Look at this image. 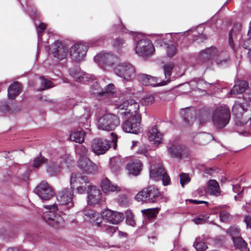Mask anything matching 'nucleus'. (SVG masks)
<instances>
[{"instance_id": "nucleus-1", "label": "nucleus", "mask_w": 251, "mask_h": 251, "mask_svg": "<svg viewBox=\"0 0 251 251\" xmlns=\"http://www.w3.org/2000/svg\"><path fill=\"white\" fill-rule=\"evenodd\" d=\"M245 102L235 101L232 107L234 121L237 125H244L250 121L251 124V110H248L247 106V101L251 100V94H245L243 95Z\"/></svg>"}, {"instance_id": "nucleus-2", "label": "nucleus", "mask_w": 251, "mask_h": 251, "mask_svg": "<svg viewBox=\"0 0 251 251\" xmlns=\"http://www.w3.org/2000/svg\"><path fill=\"white\" fill-rule=\"evenodd\" d=\"M230 112L228 107L220 106L213 110L211 119L214 126L218 129H222L229 122Z\"/></svg>"}, {"instance_id": "nucleus-3", "label": "nucleus", "mask_w": 251, "mask_h": 251, "mask_svg": "<svg viewBox=\"0 0 251 251\" xmlns=\"http://www.w3.org/2000/svg\"><path fill=\"white\" fill-rule=\"evenodd\" d=\"M70 183L71 188L73 190L75 188L77 193L79 194L88 192L94 186L87 176L75 173L71 175Z\"/></svg>"}, {"instance_id": "nucleus-4", "label": "nucleus", "mask_w": 251, "mask_h": 251, "mask_svg": "<svg viewBox=\"0 0 251 251\" xmlns=\"http://www.w3.org/2000/svg\"><path fill=\"white\" fill-rule=\"evenodd\" d=\"M45 207L48 211L45 212L43 214L44 220L50 226L55 228H62L64 226V221L62 217L59 214L55 213L54 211L57 210L56 204L45 205Z\"/></svg>"}, {"instance_id": "nucleus-5", "label": "nucleus", "mask_w": 251, "mask_h": 251, "mask_svg": "<svg viewBox=\"0 0 251 251\" xmlns=\"http://www.w3.org/2000/svg\"><path fill=\"white\" fill-rule=\"evenodd\" d=\"M160 192L154 186H149L143 189L135 196V198L138 201L145 202H155L159 198Z\"/></svg>"}, {"instance_id": "nucleus-6", "label": "nucleus", "mask_w": 251, "mask_h": 251, "mask_svg": "<svg viewBox=\"0 0 251 251\" xmlns=\"http://www.w3.org/2000/svg\"><path fill=\"white\" fill-rule=\"evenodd\" d=\"M120 124L119 119L114 114H105L98 120V127L99 129L112 131Z\"/></svg>"}, {"instance_id": "nucleus-7", "label": "nucleus", "mask_w": 251, "mask_h": 251, "mask_svg": "<svg viewBox=\"0 0 251 251\" xmlns=\"http://www.w3.org/2000/svg\"><path fill=\"white\" fill-rule=\"evenodd\" d=\"M114 71L117 75L127 81L131 80L135 76L134 68L128 63H123L116 65Z\"/></svg>"}, {"instance_id": "nucleus-8", "label": "nucleus", "mask_w": 251, "mask_h": 251, "mask_svg": "<svg viewBox=\"0 0 251 251\" xmlns=\"http://www.w3.org/2000/svg\"><path fill=\"white\" fill-rule=\"evenodd\" d=\"M128 119L123 125V130L127 133L137 134L142 131V127L140 122L141 118L140 116H135L134 117L126 118Z\"/></svg>"}, {"instance_id": "nucleus-9", "label": "nucleus", "mask_w": 251, "mask_h": 251, "mask_svg": "<svg viewBox=\"0 0 251 251\" xmlns=\"http://www.w3.org/2000/svg\"><path fill=\"white\" fill-rule=\"evenodd\" d=\"M74 197L73 190L71 188H64L58 191L56 197L58 202L62 205H67L70 208L74 206L73 198Z\"/></svg>"}, {"instance_id": "nucleus-10", "label": "nucleus", "mask_w": 251, "mask_h": 251, "mask_svg": "<svg viewBox=\"0 0 251 251\" xmlns=\"http://www.w3.org/2000/svg\"><path fill=\"white\" fill-rule=\"evenodd\" d=\"M88 50V46L81 42L75 44L70 48V55L72 59L75 62L82 60Z\"/></svg>"}, {"instance_id": "nucleus-11", "label": "nucleus", "mask_w": 251, "mask_h": 251, "mask_svg": "<svg viewBox=\"0 0 251 251\" xmlns=\"http://www.w3.org/2000/svg\"><path fill=\"white\" fill-rule=\"evenodd\" d=\"M139 109V104L133 100L126 101L124 102L123 107L121 108L120 114L125 118L134 117L139 116L137 111Z\"/></svg>"}, {"instance_id": "nucleus-12", "label": "nucleus", "mask_w": 251, "mask_h": 251, "mask_svg": "<svg viewBox=\"0 0 251 251\" xmlns=\"http://www.w3.org/2000/svg\"><path fill=\"white\" fill-rule=\"evenodd\" d=\"M150 176L151 178L156 180L162 179L164 185H167L170 183V177L161 165L151 166Z\"/></svg>"}, {"instance_id": "nucleus-13", "label": "nucleus", "mask_w": 251, "mask_h": 251, "mask_svg": "<svg viewBox=\"0 0 251 251\" xmlns=\"http://www.w3.org/2000/svg\"><path fill=\"white\" fill-rule=\"evenodd\" d=\"M135 51L139 55L145 57L151 54L154 51V48L150 40L143 39L137 43Z\"/></svg>"}, {"instance_id": "nucleus-14", "label": "nucleus", "mask_w": 251, "mask_h": 251, "mask_svg": "<svg viewBox=\"0 0 251 251\" xmlns=\"http://www.w3.org/2000/svg\"><path fill=\"white\" fill-rule=\"evenodd\" d=\"M36 193L43 201H48L51 198L54 193L52 188L45 181H42L36 188Z\"/></svg>"}, {"instance_id": "nucleus-15", "label": "nucleus", "mask_w": 251, "mask_h": 251, "mask_svg": "<svg viewBox=\"0 0 251 251\" xmlns=\"http://www.w3.org/2000/svg\"><path fill=\"white\" fill-rule=\"evenodd\" d=\"M78 167L84 173L91 174L97 172L98 166L86 156H80L77 162Z\"/></svg>"}, {"instance_id": "nucleus-16", "label": "nucleus", "mask_w": 251, "mask_h": 251, "mask_svg": "<svg viewBox=\"0 0 251 251\" xmlns=\"http://www.w3.org/2000/svg\"><path fill=\"white\" fill-rule=\"evenodd\" d=\"M110 147V142L106 139H94L91 143L92 150L97 155L104 154Z\"/></svg>"}, {"instance_id": "nucleus-17", "label": "nucleus", "mask_w": 251, "mask_h": 251, "mask_svg": "<svg viewBox=\"0 0 251 251\" xmlns=\"http://www.w3.org/2000/svg\"><path fill=\"white\" fill-rule=\"evenodd\" d=\"M69 47L64 43L55 42L51 46L53 56L59 60L65 58L68 54Z\"/></svg>"}, {"instance_id": "nucleus-18", "label": "nucleus", "mask_w": 251, "mask_h": 251, "mask_svg": "<svg viewBox=\"0 0 251 251\" xmlns=\"http://www.w3.org/2000/svg\"><path fill=\"white\" fill-rule=\"evenodd\" d=\"M147 135L150 142L156 146L163 142V134L159 130L157 126H153L150 128Z\"/></svg>"}, {"instance_id": "nucleus-19", "label": "nucleus", "mask_w": 251, "mask_h": 251, "mask_svg": "<svg viewBox=\"0 0 251 251\" xmlns=\"http://www.w3.org/2000/svg\"><path fill=\"white\" fill-rule=\"evenodd\" d=\"M99 65H106L112 66L118 60L116 56L110 53H100L94 57Z\"/></svg>"}, {"instance_id": "nucleus-20", "label": "nucleus", "mask_w": 251, "mask_h": 251, "mask_svg": "<svg viewBox=\"0 0 251 251\" xmlns=\"http://www.w3.org/2000/svg\"><path fill=\"white\" fill-rule=\"evenodd\" d=\"M101 216L102 218L105 219L113 224L120 223L124 218V215L122 213L115 212L109 209L104 210L102 213Z\"/></svg>"}, {"instance_id": "nucleus-21", "label": "nucleus", "mask_w": 251, "mask_h": 251, "mask_svg": "<svg viewBox=\"0 0 251 251\" xmlns=\"http://www.w3.org/2000/svg\"><path fill=\"white\" fill-rule=\"evenodd\" d=\"M87 202L89 205H94L99 203L101 198V193L96 186L91 187L87 192Z\"/></svg>"}, {"instance_id": "nucleus-22", "label": "nucleus", "mask_w": 251, "mask_h": 251, "mask_svg": "<svg viewBox=\"0 0 251 251\" xmlns=\"http://www.w3.org/2000/svg\"><path fill=\"white\" fill-rule=\"evenodd\" d=\"M168 153L172 157L180 158L187 153L188 149L181 145H172L168 149Z\"/></svg>"}, {"instance_id": "nucleus-23", "label": "nucleus", "mask_w": 251, "mask_h": 251, "mask_svg": "<svg viewBox=\"0 0 251 251\" xmlns=\"http://www.w3.org/2000/svg\"><path fill=\"white\" fill-rule=\"evenodd\" d=\"M142 165L141 161L138 159L131 161L126 165V170L128 174L134 176H138L142 170Z\"/></svg>"}, {"instance_id": "nucleus-24", "label": "nucleus", "mask_w": 251, "mask_h": 251, "mask_svg": "<svg viewBox=\"0 0 251 251\" xmlns=\"http://www.w3.org/2000/svg\"><path fill=\"white\" fill-rule=\"evenodd\" d=\"M101 188L105 193H108L110 192H119L121 191V188L117 185L112 183L107 178H105L101 182Z\"/></svg>"}, {"instance_id": "nucleus-25", "label": "nucleus", "mask_w": 251, "mask_h": 251, "mask_svg": "<svg viewBox=\"0 0 251 251\" xmlns=\"http://www.w3.org/2000/svg\"><path fill=\"white\" fill-rule=\"evenodd\" d=\"M207 193L211 195L218 196L220 193V187L216 180L211 179L207 182Z\"/></svg>"}, {"instance_id": "nucleus-26", "label": "nucleus", "mask_w": 251, "mask_h": 251, "mask_svg": "<svg viewBox=\"0 0 251 251\" xmlns=\"http://www.w3.org/2000/svg\"><path fill=\"white\" fill-rule=\"evenodd\" d=\"M212 136L209 133L197 134L193 139V142L196 144L205 145L212 140Z\"/></svg>"}, {"instance_id": "nucleus-27", "label": "nucleus", "mask_w": 251, "mask_h": 251, "mask_svg": "<svg viewBox=\"0 0 251 251\" xmlns=\"http://www.w3.org/2000/svg\"><path fill=\"white\" fill-rule=\"evenodd\" d=\"M248 87V84L244 80L239 81L235 83L230 91L231 95L242 94Z\"/></svg>"}, {"instance_id": "nucleus-28", "label": "nucleus", "mask_w": 251, "mask_h": 251, "mask_svg": "<svg viewBox=\"0 0 251 251\" xmlns=\"http://www.w3.org/2000/svg\"><path fill=\"white\" fill-rule=\"evenodd\" d=\"M21 86L20 83L16 82L11 84L8 89V96L9 99H13L20 93Z\"/></svg>"}, {"instance_id": "nucleus-29", "label": "nucleus", "mask_w": 251, "mask_h": 251, "mask_svg": "<svg viewBox=\"0 0 251 251\" xmlns=\"http://www.w3.org/2000/svg\"><path fill=\"white\" fill-rule=\"evenodd\" d=\"M69 73L76 81H82L85 78H87L86 75L78 68L70 69Z\"/></svg>"}, {"instance_id": "nucleus-30", "label": "nucleus", "mask_w": 251, "mask_h": 251, "mask_svg": "<svg viewBox=\"0 0 251 251\" xmlns=\"http://www.w3.org/2000/svg\"><path fill=\"white\" fill-rule=\"evenodd\" d=\"M61 169L60 165L52 161H49L46 167L47 172L51 176L58 174Z\"/></svg>"}, {"instance_id": "nucleus-31", "label": "nucleus", "mask_w": 251, "mask_h": 251, "mask_svg": "<svg viewBox=\"0 0 251 251\" xmlns=\"http://www.w3.org/2000/svg\"><path fill=\"white\" fill-rule=\"evenodd\" d=\"M174 66V63L173 62L166 63L163 66V71L165 76V80L164 81L166 82V84L170 82V77Z\"/></svg>"}, {"instance_id": "nucleus-32", "label": "nucleus", "mask_w": 251, "mask_h": 251, "mask_svg": "<svg viewBox=\"0 0 251 251\" xmlns=\"http://www.w3.org/2000/svg\"><path fill=\"white\" fill-rule=\"evenodd\" d=\"M233 242L235 247L241 251H248L247 244L241 237L233 238Z\"/></svg>"}, {"instance_id": "nucleus-33", "label": "nucleus", "mask_w": 251, "mask_h": 251, "mask_svg": "<svg viewBox=\"0 0 251 251\" xmlns=\"http://www.w3.org/2000/svg\"><path fill=\"white\" fill-rule=\"evenodd\" d=\"M217 53V49L215 47H211L202 51L200 54V57L201 59H209L216 56Z\"/></svg>"}, {"instance_id": "nucleus-34", "label": "nucleus", "mask_w": 251, "mask_h": 251, "mask_svg": "<svg viewBox=\"0 0 251 251\" xmlns=\"http://www.w3.org/2000/svg\"><path fill=\"white\" fill-rule=\"evenodd\" d=\"M85 133L82 131H74L70 135V140L81 144L84 141Z\"/></svg>"}, {"instance_id": "nucleus-35", "label": "nucleus", "mask_w": 251, "mask_h": 251, "mask_svg": "<svg viewBox=\"0 0 251 251\" xmlns=\"http://www.w3.org/2000/svg\"><path fill=\"white\" fill-rule=\"evenodd\" d=\"M229 59V55L226 51H222L219 53L216 58L217 64L223 65L226 63Z\"/></svg>"}, {"instance_id": "nucleus-36", "label": "nucleus", "mask_w": 251, "mask_h": 251, "mask_svg": "<svg viewBox=\"0 0 251 251\" xmlns=\"http://www.w3.org/2000/svg\"><path fill=\"white\" fill-rule=\"evenodd\" d=\"M125 44V41L121 38H117L113 40L112 45L113 49L117 51H120Z\"/></svg>"}, {"instance_id": "nucleus-37", "label": "nucleus", "mask_w": 251, "mask_h": 251, "mask_svg": "<svg viewBox=\"0 0 251 251\" xmlns=\"http://www.w3.org/2000/svg\"><path fill=\"white\" fill-rule=\"evenodd\" d=\"M248 37L244 41L242 46L244 49L249 50L248 55L251 59V26L248 31Z\"/></svg>"}, {"instance_id": "nucleus-38", "label": "nucleus", "mask_w": 251, "mask_h": 251, "mask_svg": "<svg viewBox=\"0 0 251 251\" xmlns=\"http://www.w3.org/2000/svg\"><path fill=\"white\" fill-rule=\"evenodd\" d=\"M181 114L183 116L184 120L187 123V125H190V123L194 121L193 118L192 117V111L188 109H182L181 112Z\"/></svg>"}, {"instance_id": "nucleus-39", "label": "nucleus", "mask_w": 251, "mask_h": 251, "mask_svg": "<svg viewBox=\"0 0 251 251\" xmlns=\"http://www.w3.org/2000/svg\"><path fill=\"white\" fill-rule=\"evenodd\" d=\"M166 85V82L162 80L160 78H157L150 75V80L149 85L153 87H157Z\"/></svg>"}, {"instance_id": "nucleus-40", "label": "nucleus", "mask_w": 251, "mask_h": 251, "mask_svg": "<svg viewBox=\"0 0 251 251\" xmlns=\"http://www.w3.org/2000/svg\"><path fill=\"white\" fill-rule=\"evenodd\" d=\"M80 214L82 216H86L87 219L92 220H94L95 217L99 216L98 213L90 209H84L80 212Z\"/></svg>"}, {"instance_id": "nucleus-41", "label": "nucleus", "mask_w": 251, "mask_h": 251, "mask_svg": "<svg viewBox=\"0 0 251 251\" xmlns=\"http://www.w3.org/2000/svg\"><path fill=\"white\" fill-rule=\"evenodd\" d=\"M141 211L143 215L147 216L149 218H151L156 216L158 213V209L157 208H149L142 210Z\"/></svg>"}, {"instance_id": "nucleus-42", "label": "nucleus", "mask_w": 251, "mask_h": 251, "mask_svg": "<svg viewBox=\"0 0 251 251\" xmlns=\"http://www.w3.org/2000/svg\"><path fill=\"white\" fill-rule=\"evenodd\" d=\"M40 79L41 83V87L40 89V91H43L54 86L50 80L45 78L43 76L40 77Z\"/></svg>"}, {"instance_id": "nucleus-43", "label": "nucleus", "mask_w": 251, "mask_h": 251, "mask_svg": "<svg viewBox=\"0 0 251 251\" xmlns=\"http://www.w3.org/2000/svg\"><path fill=\"white\" fill-rule=\"evenodd\" d=\"M92 93L98 96H103V90L98 82L94 83L92 86Z\"/></svg>"}, {"instance_id": "nucleus-44", "label": "nucleus", "mask_w": 251, "mask_h": 251, "mask_svg": "<svg viewBox=\"0 0 251 251\" xmlns=\"http://www.w3.org/2000/svg\"><path fill=\"white\" fill-rule=\"evenodd\" d=\"M227 233L231 237L232 240L233 238L239 237L240 230L237 226H231L227 230Z\"/></svg>"}, {"instance_id": "nucleus-45", "label": "nucleus", "mask_w": 251, "mask_h": 251, "mask_svg": "<svg viewBox=\"0 0 251 251\" xmlns=\"http://www.w3.org/2000/svg\"><path fill=\"white\" fill-rule=\"evenodd\" d=\"M115 92V87L113 84L109 83L105 88L103 91V96L107 97L108 95H112Z\"/></svg>"}, {"instance_id": "nucleus-46", "label": "nucleus", "mask_w": 251, "mask_h": 251, "mask_svg": "<svg viewBox=\"0 0 251 251\" xmlns=\"http://www.w3.org/2000/svg\"><path fill=\"white\" fill-rule=\"evenodd\" d=\"M166 51L168 57L172 58L176 54L177 50L175 45L171 44L167 46Z\"/></svg>"}, {"instance_id": "nucleus-47", "label": "nucleus", "mask_w": 251, "mask_h": 251, "mask_svg": "<svg viewBox=\"0 0 251 251\" xmlns=\"http://www.w3.org/2000/svg\"><path fill=\"white\" fill-rule=\"evenodd\" d=\"M193 246L197 251H204L207 248L204 243L200 242L197 239H196V241L194 243Z\"/></svg>"}, {"instance_id": "nucleus-48", "label": "nucleus", "mask_w": 251, "mask_h": 251, "mask_svg": "<svg viewBox=\"0 0 251 251\" xmlns=\"http://www.w3.org/2000/svg\"><path fill=\"white\" fill-rule=\"evenodd\" d=\"M139 81L144 85H149L150 80V75L146 74H140L138 76Z\"/></svg>"}, {"instance_id": "nucleus-49", "label": "nucleus", "mask_w": 251, "mask_h": 251, "mask_svg": "<svg viewBox=\"0 0 251 251\" xmlns=\"http://www.w3.org/2000/svg\"><path fill=\"white\" fill-rule=\"evenodd\" d=\"M48 160L44 157L40 155L35 158L33 163V167L38 168L40 165L45 163Z\"/></svg>"}, {"instance_id": "nucleus-50", "label": "nucleus", "mask_w": 251, "mask_h": 251, "mask_svg": "<svg viewBox=\"0 0 251 251\" xmlns=\"http://www.w3.org/2000/svg\"><path fill=\"white\" fill-rule=\"evenodd\" d=\"M190 179L191 178L188 174L181 173L180 175V182L182 187L189 182Z\"/></svg>"}, {"instance_id": "nucleus-51", "label": "nucleus", "mask_w": 251, "mask_h": 251, "mask_svg": "<svg viewBox=\"0 0 251 251\" xmlns=\"http://www.w3.org/2000/svg\"><path fill=\"white\" fill-rule=\"evenodd\" d=\"M154 97L152 95H147L141 100L143 104L149 105L153 102Z\"/></svg>"}, {"instance_id": "nucleus-52", "label": "nucleus", "mask_w": 251, "mask_h": 251, "mask_svg": "<svg viewBox=\"0 0 251 251\" xmlns=\"http://www.w3.org/2000/svg\"><path fill=\"white\" fill-rule=\"evenodd\" d=\"M76 153L80 155L81 156H85L87 153V149L83 145L77 146L75 148Z\"/></svg>"}, {"instance_id": "nucleus-53", "label": "nucleus", "mask_w": 251, "mask_h": 251, "mask_svg": "<svg viewBox=\"0 0 251 251\" xmlns=\"http://www.w3.org/2000/svg\"><path fill=\"white\" fill-rule=\"evenodd\" d=\"M198 87L199 88H204V89H208L209 87H210L211 86L214 85V83H210L206 82L205 81L203 80H200L198 82Z\"/></svg>"}, {"instance_id": "nucleus-54", "label": "nucleus", "mask_w": 251, "mask_h": 251, "mask_svg": "<svg viewBox=\"0 0 251 251\" xmlns=\"http://www.w3.org/2000/svg\"><path fill=\"white\" fill-rule=\"evenodd\" d=\"M123 163L119 157L113 158L110 160V164L112 169H115V165L119 167Z\"/></svg>"}, {"instance_id": "nucleus-55", "label": "nucleus", "mask_w": 251, "mask_h": 251, "mask_svg": "<svg viewBox=\"0 0 251 251\" xmlns=\"http://www.w3.org/2000/svg\"><path fill=\"white\" fill-rule=\"evenodd\" d=\"M230 217V215L227 212L222 210L220 213V218L221 221L224 222L227 221Z\"/></svg>"}, {"instance_id": "nucleus-56", "label": "nucleus", "mask_w": 251, "mask_h": 251, "mask_svg": "<svg viewBox=\"0 0 251 251\" xmlns=\"http://www.w3.org/2000/svg\"><path fill=\"white\" fill-rule=\"evenodd\" d=\"M207 217L206 216H199L196 217L193 219L192 221L196 224H201L204 223L207 220Z\"/></svg>"}, {"instance_id": "nucleus-57", "label": "nucleus", "mask_w": 251, "mask_h": 251, "mask_svg": "<svg viewBox=\"0 0 251 251\" xmlns=\"http://www.w3.org/2000/svg\"><path fill=\"white\" fill-rule=\"evenodd\" d=\"M118 202L121 206H126L127 204V201L126 196L125 195H122L117 200Z\"/></svg>"}, {"instance_id": "nucleus-58", "label": "nucleus", "mask_w": 251, "mask_h": 251, "mask_svg": "<svg viewBox=\"0 0 251 251\" xmlns=\"http://www.w3.org/2000/svg\"><path fill=\"white\" fill-rule=\"evenodd\" d=\"M103 228L104 230L109 234H113L116 230L115 226H111L104 225Z\"/></svg>"}, {"instance_id": "nucleus-59", "label": "nucleus", "mask_w": 251, "mask_h": 251, "mask_svg": "<svg viewBox=\"0 0 251 251\" xmlns=\"http://www.w3.org/2000/svg\"><path fill=\"white\" fill-rule=\"evenodd\" d=\"M46 27V25L44 23H40V25L38 26L37 28L38 37H39L40 34L42 33L44 31Z\"/></svg>"}, {"instance_id": "nucleus-60", "label": "nucleus", "mask_w": 251, "mask_h": 251, "mask_svg": "<svg viewBox=\"0 0 251 251\" xmlns=\"http://www.w3.org/2000/svg\"><path fill=\"white\" fill-rule=\"evenodd\" d=\"M234 32V29H232L230 31V32L229 34V45L230 46L231 48L233 50H234L233 43V34Z\"/></svg>"}, {"instance_id": "nucleus-61", "label": "nucleus", "mask_w": 251, "mask_h": 251, "mask_svg": "<svg viewBox=\"0 0 251 251\" xmlns=\"http://www.w3.org/2000/svg\"><path fill=\"white\" fill-rule=\"evenodd\" d=\"M207 189L205 187L200 188L198 189L197 192L198 195L199 196H202L205 195L207 193Z\"/></svg>"}, {"instance_id": "nucleus-62", "label": "nucleus", "mask_w": 251, "mask_h": 251, "mask_svg": "<svg viewBox=\"0 0 251 251\" xmlns=\"http://www.w3.org/2000/svg\"><path fill=\"white\" fill-rule=\"evenodd\" d=\"M244 221L247 225V226L251 229V216H246L245 218Z\"/></svg>"}, {"instance_id": "nucleus-63", "label": "nucleus", "mask_w": 251, "mask_h": 251, "mask_svg": "<svg viewBox=\"0 0 251 251\" xmlns=\"http://www.w3.org/2000/svg\"><path fill=\"white\" fill-rule=\"evenodd\" d=\"M95 225L97 226H101V223L102 222V218L100 217V215L99 214L98 216H97V217H95V219H94Z\"/></svg>"}, {"instance_id": "nucleus-64", "label": "nucleus", "mask_w": 251, "mask_h": 251, "mask_svg": "<svg viewBox=\"0 0 251 251\" xmlns=\"http://www.w3.org/2000/svg\"><path fill=\"white\" fill-rule=\"evenodd\" d=\"M233 191L235 193H238V195H241V194L243 192V190H242L241 192H239L240 189V186L239 185H233Z\"/></svg>"}]
</instances>
